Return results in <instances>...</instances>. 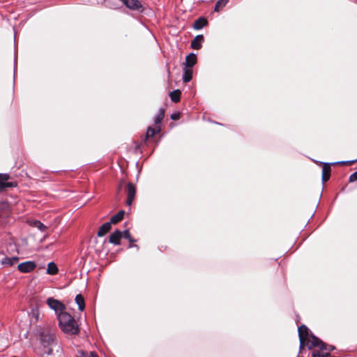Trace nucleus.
Wrapping results in <instances>:
<instances>
[{"mask_svg": "<svg viewBox=\"0 0 357 357\" xmlns=\"http://www.w3.org/2000/svg\"><path fill=\"white\" fill-rule=\"evenodd\" d=\"M59 324L65 333L70 335H76L78 333L79 328L75 319L66 312H60L57 316Z\"/></svg>", "mask_w": 357, "mask_h": 357, "instance_id": "obj_1", "label": "nucleus"}, {"mask_svg": "<svg viewBox=\"0 0 357 357\" xmlns=\"http://www.w3.org/2000/svg\"><path fill=\"white\" fill-rule=\"evenodd\" d=\"M40 342L42 346L40 355H52L53 349L52 346L54 344L56 340L55 335L50 331H43L40 333Z\"/></svg>", "mask_w": 357, "mask_h": 357, "instance_id": "obj_2", "label": "nucleus"}, {"mask_svg": "<svg viewBox=\"0 0 357 357\" xmlns=\"http://www.w3.org/2000/svg\"><path fill=\"white\" fill-rule=\"evenodd\" d=\"M165 110L164 108H160L154 119L155 127H149L147 128L146 133L142 140L144 144H147L151 138H152L155 135L159 134L161 132L162 129L160 123L165 117Z\"/></svg>", "mask_w": 357, "mask_h": 357, "instance_id": "obj_3", "label": "nucleus"}, {"mask_svg": "<svg viewBox=\"0 0 357 357\" xmlns=\"http://www.w3.org/2000/svg\"><path fill=\"white\" fill-rule=\"evenodd\" d=\"M123 185H125V192L127 196L126 202V205L130 206L132 204L136 195V186L134 183L130 182L126 183L125 180L121 179L119 181V189L122 188Z\"/></svg>", "mask_w": 357, "mask_h": 357, "instance_id": "obj_4", "label": "nucleus"}, {"mask_svg": "<svg viewBox=\"0 0 357 357\" xmlns=\"http://www.w3.org/2000/svg\"><path fill=\"white\" fill-rule=\"evenodd\" d=\"M307 348L311 350L314 348H318L322 351L329 352L334 351L335 347L333 345L326 344L321 339L316 336H312L310 341L307 342Z\"/></svg>", "mask_w": 357, "mask_h": 357, "instance_id": "obj_5", "label": "nucleus"}, {"mask_svg": "<svg viewBox=\"0 0 357 357\" xmlns=\"http://www.w3.org/2000/svg\"><path fill=\"white\" fill-rule=\"evenodd\" d=\"M47 304L51 309L54 310L57 314L60 312H63L66 308L65 305L61 302L54 298H48L47 299Z\"/></svg>", "mask_w": 357, "mask_h": 357, "instance_id": "obj_6", "label": "nucleus"}, {"mask_svg": "<svg viewBox=\"0 0 357 357\" xmlns=\"http://www.w3.org/2000/svg\"><path fill=\"white\" fill-rule=\"evenodd\" d=\"M122 3L129 9L142 13L144 9L142 4L139 0H121Z\"/></svg>", "mask_w": 357, "mask_h": 357, "instance_id": "obj_7", "label": "nucleus"}, {"mask_svg": "<svg viewBox=\"0 0 357 357\" xmlns=\"http://www.w3.org/2000/svg\"><path fill=\"white\" fill-rule=\"evenodd\" d=\"M36 267L35 262L31 261H25L18 264L17 269L20 272L26 273L33 271Z\"/></svg>", "mask_w": 357, "mask_h": 357, "instance_id": "obj_8", "label": "nucleus"}, {"mask_svg": "<svg viewBox=\"0 0 357 357\" xmlns=\"http://www.w3.org/2000/svg\"><path fill=\"white\" fill-rule=\"evenodd\" d=\"M10 213V205L8 202H0V222H2L6 220Z\"/></svg>", "mask_w": 357, "mask_h": 357, "instance_id": "obj_9", "label": "nucleus"}, {"mask_svg": "<svg viewBox=\"0 0 357 357\" xmlns=\"http://www.w3.org/2000/svg\"><path fill=\"white\" fill-rule=\"evenodd\" d=\"M0 255H3V253H0ZM19 261L17 257H4L0 259L1 264L4 267H11L16 265Z\"/></svg>", "mask_w": 357, "mask_h": 357, "instance_id": "obj_10", "label": "nucleus"}, {"mask_svg": "<svg viewBox=\"0 0 357 357\" xmlns=\"http://www.w3.org/2000/svg\"><path fill=\"white\" fill-rule=\"evenodd\" d=\"M123 238V233L119 229L115 230L109 237V242L114 245H120L121 240Z\"/></svg>", "mask_w": 357, "mask_h": 357, "instance_id": "obj_11", "label": "nucleus"}, {"mask_svg": "<svg viewBox=\"0 0 357 357\" xmlns=\"http://www.w3.org/2000/svg\"><path fill=\"white\" fill-rule=\"evenodd\" d=\"M308 331V328L305 325H301L298 329L299 338L307 340V343L310 341L312 336H314L313 334L309 335Z\"/></svg>", "mask_w": 357, "mask_h": 357, "instance_id": "obj_12", "label": "nucleus"}, {"mask_svg": "<svg viewBox=\"0 0 357 357\" xmlns=\"http://www.w3.org/2000/svg\"><path fill=\"white\" fill-rule=\"evenodd\" d=\"M204 41L203 35L197 36L191 42L190 47L194 50H199L202 47V44Z\"/></svg>", "mask_w": 357, "mask_h": 357, "instance_id": "obj_13", "label": "nucleus"}, {"mask_svg": "<svg viewBox=\"0 0 357 357\" xmlns=\"http://www.w3.org/2000/svg\"><path fill=\"white\" fill-rule=\"evenodd\" d=\"M331 167L329 164L324 163L322 167V181L326 182L330 178Z\"/></svg>", "mask_w": 357, "mask_h": 357, "instance_id": "obj_14", "label": "nucleus"}, {"mask_svg": "<svg viewBox=\"0 0 357 357\" xmlns=\"http://www.w3.org/2000/svg\"><path fill=\"white\" fill-rule=\"evenodd\" d=\"M112 228V223L110 222H107L104 223L99 228L97 236L99 237H102L105 236L106 234H107Z\"/></svg>", "mask_w": 357, "mask_h": 357, "instance_id": "obj_15", "label": "nucleus"}, {"mask_svg": "<svg viewBox=\"0 0 357 357\" xmlns=\"http://www.w3.org/2000/svg\"><path fill=\"white\" fill-rule=\"evenodd\" d=\"M207 24V20L204 17H200L194 22L192 27L196 30H199L206 26Z\"/></svg>", "mask_w": 357, "mask_h": 357, "instance_id": "obj_16", "label": "nucleus"}, {"mask_svg": "<svg viewBox=\"0 0 357 357\" xmlns=\"http://www.w3.org/2000/svg\"><path fill=\"white\" fill-rule=\"evenodd\" d=\"M197 63V56L194 53H190L185 58V66L187 68H192Z\"/></svg>", "mask_w": 357, "mask_h": 357, "instance_id": "obj_17", "label": "nucleus"}, {"mask_svg": "<svg viewBox=\"0 0 357 357\" xmlns=\"http://www.w3.org/2000/svg\"><path fill=\"white\" fill-rule=\"evenodd\" d=\"M124 214H125L124 211H122V210L119 211L116 214H115L110 218L109 222L112 224H117L118 222H119L120 221H121L123 220Z\"/></svg>", "mask_w": 357, "mask_h": 357, "instance_id": "obj_18", "label": "nucleus"}, {"mask_svg": "<svg viewBox=\"0 0 357 357\" xmlns=\"http://www.w3.org/2000/svg\"><path fill=\"white\" fill-rule=\"evenodd\" d=\"M192 78V68L185 67L183 75V80L184 82H189Z\"/></svg>", "mask_w": 357, "mask_h": 357, "instance_id": "obj_19", "label": "nucleus"}, {"mask_svg": "<svg viewBox=\"0 0 357 357\" xmlns=\"http://www.w3.org/2000/svg\"><path fill=\"white\" fill-rule=\"evenodd\" d=\"M17 185V182H7V181H2L0 182V191H3L8 188H14Z\"/></svg>", "mask_w": 357, "mask_h": 357, "instance_id": "obj_20", "label": "nucleus"}, {"mask_svg": "<svg viewBox=\"0 0 357 357\" xmlns=\"http://www.w3.org/2000/svg\"><path fill=\"white\" fill-rule=\"evenodd\" d=\"M75 302L78 305L80 311H83L85 308L84 298L82 294H77L75 297Z\"/></svg>", "mask_w": 357, "mask_h": 357, "instance_id": "obj_21", "label": "nucleus"}, {"mask_svg": "<svg viewBox=\"0 0 357 357\" xmlns=\"http://www.w3.org/2000/svg\"><path fill=\"white\" fill-rule=\"evenodd\" d=\"M181 95V92L178 89L174 90L173 91L170 92V93H169L170 98H171L172 101H173L174 102H178L180 101Z\"/></svg>", "mask_w": 357, "mask_h": 357, "instance_id": "obj_22", "label": "nucleus"}, {"mask_svg": "<svg viewBox=\"0 0 357 357\" xmlns=\"http://www.w3.org/2000/svg\"><path fill=\"white\" fill-rule=\"evenodd\" d=\"M59 269L54 262H50L47 265V273L50 275H55L58 273Z\"/></svg>", "mask_w": 357, "mask_h": 357, "instance_id": "obj_23", "label": "nucleus"}, {"mask_svg": "<svg viewBox=\"0 0 357 357\" xmlns=\"http://www.w3.org/2000/svg\"><path fill=\"white\" fill-rule=\"evenodd\" d=\"M229 2V0H218L215 6L214 10L215 12H219Z\"/></svg>", "mask_w": 357, "mask_h": 357, "instance_id": "obj_24", "label": "nucleus"}, {"mask_svg": "<svg viewBox=\"0 0 357 357\" xmlns=\"http://www.w3.org/2000/svg\"><path fill=\"white\" fill-rule=\"evenodd\" d=\"M123 238L128 239L130 243L135 242V240L131 236L128 230H125L122 231Z\"/></svg>", "mask_w": 357, "mask_h": 357, "instance_id": "obj_25", "label": "nucleus"}, {"mask_svg": "<svg viewBox=\"0 0 357 357\" xmlns=\"http://www.w3.org/2000/svg\"><path fill=\"white\" fill-rule=\"evenodd\" d=\"M34 225L42 231H45L47 229V227L43 223L38 220L35 221Z\"/></svg>", "mask_w": 357, "mask_h": 357, "instance_id": "obj_26", "label": "nucleus"}, {"mask_svg": "<svg viewBox=\"0 0 357 357\" xmlns=\"http://www.w3.org/2000/svg\"><path fill=\"white\" fill-rule=\"evenodd\" d=\"M299 340H300L299 352L301 353L302 350L304 349L305 346H307V340H303L302 338H299Z\"/></svg>", "mask_w": 357, "mask_h": 357, "instance_id": "obj_27", "label": "nucleus"}, {"mask_svg": "<svg viewBox=\"0 0 357 357\" xmlns=\"http://www.w3.org/2000/svg\"><path fill=\"white\" fill-rule=\"evenodd\" d=\"M323 351L319 350H313L312 351V357H321Z\"/></svg>", "mask_w": 357, "mask_h": 357, "instance_id": "obj_28", "label": "nucleus"}, {"mask_svg": "<svg viewBox=\"0 0 357 357\" xmlns=\"http://www.w3.org/2000/svg\"><path fill=\"white\" fill-rule=\"evenodd\" d=\"M89 354L83 350L78 351L77 355L76 357H89Z\"/></svg>", "mask_w": 357, "mask_h": 357, "instance_id": "obj_29", "label": "nucleus"}, {"mask_svg": "<svg viewBox=\"0 0 357 357\" xmlns=\"http://www.w3.org/2000/svg\"><path fill=\"white\" fill-rule=\"evenodd\" d=\"M10 178L8 174H0V182L2 181H8Z\"/></svg>", "mask_w": 357, "mask_h": 357, "instance_id": "obj_30", "label": "nucleus"}, {"mask_svg": "<svg viewBox=\"0 0 357 357\" xmlns=\"http://www.w3.org/2000/svg\"><path fill=\"white\" fill-rule=\"evenodd\" d=\"M357 181V171L354 173L351 174L349 176V181L350 182H354Z\"/></svg>", "mask_w": 357, "mask_h": 357, "instance_id": "obj_31", "label": "nucleus"}, {"mask_svg": "<svg viewBox=\"0 0 357 357\" xmlns=\"http://www.w3.org/2000/svg\"><path fill=\"white\" fill-rule=\"evenodd\" d=\"M171 119L174 121L178 120L180 119V114L178 112L172 114Z\"/></svg>", "mask_w": 357, "mask_h": 357, "instance_id": "obj_32", "label": "nucleus"}, {"mask_svg": "<svg viewBox=\"0 0 357 357\" xmlns=\"http://www.w3.org/2000/svg\"><path fill=\"white\" fill-rule=\"evenodd\" d=\"M321 357H335L332 356L329 352H326L322 354Z\"/></svg>", "mask_w": 357, "mask_h": 357, "instance_id": "obj_33", "label": "nucleus"}, {"mask_svg": "<svg viewBox=\"0 0 357 357\" xmlns=\"http://www.w3.org/2000/svg\"><path fill=\"white\" fill-rule=\"evenodd\" d=\"M89 357H99V356H98L96 352L91 351V352H90Z\"/></svg>", "mask_w": 357, "mask_h": 357, "instance_id": "obj_34", "label": "nucleus"}, {"mask_svg": "<svg viewBox=\"0 0 357 357\" xmlns=\"http://www.w3.org/2000/svg\"><path fill=\"white\" fill-rule=\"evenodd\" d=\"M354 161L342 162V164H353Z\"/></svg>", "mask_w": 357, "mask_h": 357, "instance_id": "obj_35", "label": "nucleus"}, {"mask_svg": "<svg viewBox=\"0 0 357 357\" xmlns=\"http://www.w3.org/2000/svg\"><path fill=\"white\" fill-rule=\"evenodd\" d=\"M139 147H140V145L137 144L135 148L137 149H139Z\"/></svg>", "mask_w": 357, "mask_h": 357, "instance_id": "obj_36", "label": "nucleus"}, {"mask_svg": "<svg viewBox=\"0 0 357 357\" xmlns=\"http://www.w3.org/2000/svg\"><path fill=\"white\" fill-rule=\"evenodd\" d=\"M36 319H38V313H37V314H36Z\"/></svg>", "mask_w": 357, "mask_h": 357, "instance_id": "obj_37", "label": "nucleus"}, {"mask_svg": "<svg viewBox=\"0 0 357 357\" xmlns=\"http://www.w3.org/2000/svg\"><path fill=\"white\" fill-rule=\"evenodd\" d=\"M13 357H17V356H13Z\"/></svg>", "mask_w": 357, "mask_h": 357, "instance_id": "obj_38", "label": "nucleus"}]
</instances>
